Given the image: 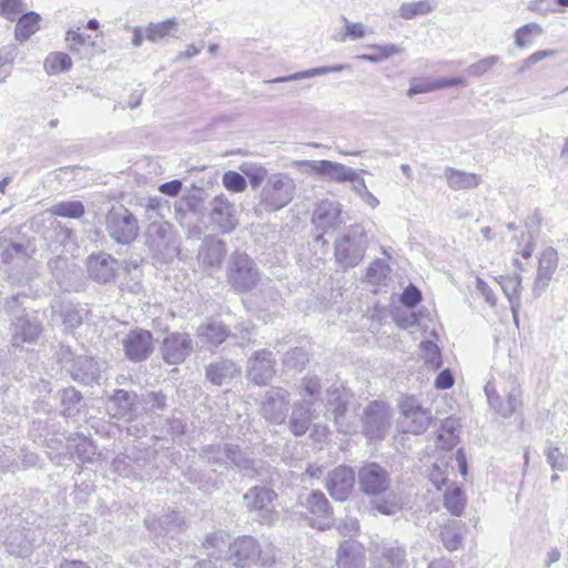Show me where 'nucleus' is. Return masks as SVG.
I'll return each mask as SVG.
<instances>
[{"mask_svg": "<svg viewBox=\"0 0 568 568\" xmlns=\"http://www.w3.org/2000/svg\"><path fill=\"white\" fill-rule=\"evenodd\" d=\"M358 484L364 494L375 497L372 507L381 514L394 515L402 509L403 498L389 489V475L382 466L375 463L364 466L358 473Z\"/></svg>", "mask_w": 568, "mask_h": 568, "instance_id": "obj_1", "label": "nucleus"}, {"mask_svg": "<svg viewBox=\"0 0 568 568\" xmlns=\"http://www.w3.org/2000/svg\"><path fill=\"white\" fill-rule=\"evenodd\" d=\"M296 183L287 173H272L256 194L254 212L261 216L286 207L295 197Z\"/></svg>", "mask_w": 568, "mask_h": 568, "instance_id": "obj_2", "label": "nucleus"}, {"mask_svg": "<svg viewBox=\"0 0 568 568\" xmlns=\"http://www.w3.org/2000/svg\"><path fill=\"white\" fill-rule=\"evenodd\" d=\"M367 245L368 239L364 226L351 225L334 242L335 260L343 267H354L363 260Z\"/></svg>", "mask_w": 568, "mask_h": 568, "instance_id": "obj_3", "label": "nucleus"}, {"mask_svg": "<svg viewBox=\"0 0 568 568\" xmlns=\"http://www.w3.org/2000/svg\"><path fill=\"white\" fill-rule=\"evenodd\" d=\"M261 280L254 261L244 253L232 254L227 264V282L239 293L252 291Z\"/></svg>", "mask_w": 568, "mask_h": 568, "instance_id": "obj_4", "label": "nucleus"}, {"mask_svg": "<svg viewBox=\"0 0 568 568\" xmlns=\"http://www.w3.org/2000/svg\"><path fill=\"white\" fill-rule=\"evenodd\" d=\"M362 430L369 440H382L392 425V409L382 400L369 403L363 410Z\"/></svg>", "mask_w": 568, "mask_h": 568, "instance_id": "obj_5", "label": "nucleus"}, {"mask_svg": "<svg viewBox=\"0 0 568 568\" xmlns=\"http://www.w3.org/2000/svg\"><path fill=\"white\" fill-rule=\"evenodd\" d=\"M352 395L345 389L332 386L326 392L327 409L333 414L337 430L342 434H352L357 429L354 416L349 413Z\"/></svg>", "mask_w": 568, "mask_h": 568, "instance_id": "obj_6", "label": "nucleus"}, {"mask_svg": "<svg viewBox=\"0 0 568 568\" xmlns=\"http://www.w3.org/2000/svg\"><path fill=\"white\" fill-rule=\"evenodd\" d=\"M398 406L400 413L398 427L403 433L420 435L427 430L433 419L429 409L423 407L412 396L403 397Z\"/></svg>", "mask_w": 568, "mask_h": 568, "instance_id": "obj_7", "label": "nucleus"}, {"mask_svg": "<svg viewBox=\"0 0 568 568\" xmlns=\"http://www.w3.org/2000/svg\"><path fill=\"white\" fill-rule=\"evenodd\" d=\"M109 235L120 244L133 242L139 233L136 217L124 206H112L105 217Z\"/></svg>", "mask_w": 568, "mask_h": 568, "instance_id": "obj_8", "label": "nucleus"}, {"mask_svg": "<svg viewBox=\"0 0 568 568\" xmlns=\"http://www.w3.org/2000/svg\"><path fill=\"white\" fill-rule=\"evenodd\" d=\"M504 397L496 390L495 385L488 382L485 394L489 406L501 417H510L523 405V390L515 379L503 388Z\"/></svg>", "mask_w": 568, "mask_h": 568, "instance_id": "obj_9", "label": "nucleus"}, {"mask_svg": "<svg viewBox=\"0 0 568 568\" xmlns=\"http://www.w3.org/2000/svg\"><path fill=\"white\" fill-rule=\"evenodd\" d=\"M276 496L272 488L255 486L244 494L243 499L248 511L254 514L258 521L271 524L276 518L273 504Z\"/></svg>", "mask_w": 568, "mask_h": 568, "instance_id": "obj_10", "label": "nucleus"}, {"mask_svg": "<svg viewBox=\"0 0 568 568\" xmlns=\"http://www.w3.org/2000/svg\"><path fill=\"white\" fill-rule=\"evenodd\" d=\"M205 456L210 463L213 464H233L244 475L253 477L258 474V467L255 460L245 458L236 446L224 445H210L204 449Z\"/></svg>", "mask_w": 568, "mask_h": 568, "instance_id": "obj_11", "label": "nucleus"}, {"mask_svg": "<svg viewBox=\"0 0 568 568\" xmlns=\"http://www.w3.org/2000/svg\"><path fill=\"white\" fill-rule=\"evenodd\" d=\"M290 408V393L282 387L268 389L261 402L262 416L274 424H282L286 419Z\"/></svg>", "mask_w": 568, "mask_h": 568, "instance_id": "obj_12", "label": "nucleus"}, {"mask_svg": "<svg viewBox=\"0 0 568 568\" xmlns=\"http://www.w3.org/2000/svg\"><path fill=\"white\" fill-rule=\"evenodd\" d=\"M192 352L193 342L186 333H171L163 339L161 345L162 357L169 365L183 363Z\"/></svg>", "mask_w": 568, "mask_h": 568, "instance_id": "obj_13", "label": "nucleus"}, {"mask_svg": "<svg viewBox=\"0 0 568 568\" xmlns=\"http://www.w3.org/2000/svg\"><path fill=\"white\" fill-rule=\"evenodd\" d=\"M345 222L343 206L331 199L317 203L313 213V223L323 231L334 230Z\"/></svg>", "mask_w": 568, "mask_h": 568, "instance_id": "obj_14", "label": "nucleus"}, {"mask_svg": "<svg viewBox=\"0 0 568 568\" xmlns=\"http://www.w3.org/2000/svg\"><path fill=\"white\" fill-rule=\"evenodd\" d=\"M211 222L223 233H230L237 224L236 209L233 203L222 195L215 196L211 203Z\"/></svg>", "mask_w": 568, "mask_h": 568, "instance_id": "obj_15", "label": "nucleus"}, {"mask_svg": "<svg viewBox=\"0 0 568 568\" xmlns=\"http://www.w3.org/2000/svg\"><path fill=\"white\" fill-rule=\"evenodd\" d=\"M122 344L126 357L132 362L145 361L153 351L152 334L144 329L131 331Z\"/></svg>", "mask_w": 568, "mask_h": 568, "instance_id": "obj_16", "label": "nucleus"}, {"mask_svg": "<svg viewBox=\"0 0 568 568\" xmlns=\"http://www.w3.org/2000/svg\"><path fill=\"white\" fill-rule=\"evenodd\" d=\"M275 359L272 352L261 349L247 363V377L256 385H266L275 375Z\"/></svg>", "mask_w": 568, "mask_h": 568, "instance_id": "obj_17", "label": "nucleus"}, {"mask_svg": "<svg viewBox=\"0 0 568 568\" xmlns=\"http://www.w3.org/2000/svg\"><path fill=\"white\" fill-rule=\"evenodd\" d=\"M354 484V470L347 466H338L329 473L326 488L334 499L344 501L352 493Z\"/></svg>", "mask_w": 568, "mask_h": 568, "instance_id": "obj_18", "label": "nucleus"}, {"mask_svg": "<svg viewBox=\"0 0 568 568\" xmlns=\"http://www.w3.org/2000/svg\"><path fill=\"white\" fill-rule=\"evenodd\" d=\"M87 267L89 276L98 283H110L114 281L119 263L106 253L92 254L88 257Z\"/></svg>", "mask_w": 568, "mask_h": 568, "instance_id": "obj_19", "label": "nucleus"}, {"mask_svg": "<svg viewBox=\"0 0 568 568\" xmlns=\"http://www.w3.org/2000/svg\"><path fill=\"white\" fill-rule=\"evenodd\" d=\"M173 242V227L164 221L149 224L145 231V244L154 254H163Z\"/></svg>", "mask_w": 568, "mask_h": 568, "instance_id": "obj_20", "label": "nucleus"}, {"mask_svg": "<svg viewBox=\"0 0 568 568\" xmlns=\"http://www.w3.org/2000/svg\"><path fill=\"white\" fill-rule=\"evenodd\" d=\"M302 505L310 511L312 525L318 529H326L332 524V510L328 500L321 491H313L307 495Z\"/></svg>", "mask_w": 568, "mask_h": 568, "instance_id": "obj_21", "label": "nucleus"}, {"mask_svg": "<svg viewBox=\"0 0 568 568\" xmlns=\"http://www.w3.org/2000/svg\"><path fill=\"white\" fill-rule=\"evenodd\" d=\"M557 266V251L554 247H546L540 254L537 274L534 281L532 291L535 295L539 296L548 287Z\"/></svg>", "mask_w": 568, "mask_h": 568, "instance_id": "obj_22", "label": "nucleus"}, {"mask_svg": "<svg viewBox=\"0 0 568 568\" xmlns=\"http://www.w3.org/2000/svg\"><path fill=\"white\" fill-rule=\"evenodd\" d=\"M227 554L233 566L243 568L257 557L260 547L253 537L243 536L229 544Z\"/></svg>", "mask_w": 568, "mask_h": 568, "instance_id": "obj_23", "label": "nucleus"}, {"mask_svg": "<svg viewBox=\"0 0 568 568\" xmlns=\"http://www.w3.org/2000/svg\"><path fill=\"white\" fill-rule=\"evenodd\" d=\"M318 417L314 403L307 399H301L293 405L292 415L288 422V428L295 436L306 434L312 420Z\"/></svg>", "mask_w": 568, "mask_h": 568, "instance_id": "obj_24", "label": "nucleus"}, {"mask_svg": "<svg viewBox=\"0 0 568 568\" xmlns=\"http://www.w3.org/2000/svg\"><path fill=\"white\" fill-rule=\"evenodd\" d=\"M34 540V531L31 528H14L9 531L4 546L10 555L24 558L33 551Z\"/></svg>", "mask_w": 568, "mask_h": 568, "instance_id": "obj_25", "label": "nucleus"}, {"mask_svg": "<svg viewBox=\"0 0 568 568\" xmlns=\"http://www.w3.org/2000/svg\"><path fill=\"white\" fill-rule=\"evenodd\" d=\"M138 395L134 392L116 389L109 398L108 413L112 418L130 420L136 409Z\"/></svg>", "mask_w": 568, "mask_h": 568, "instance_id": "obj_26", "label": "nucleus"}, {"mask_svg": "<svg viewBox=\"0 0 568 568\" xmlns=\"http://www.w3.org/2000/svg\"><path fill=\"white\" fill-rule=\"evenodd\" d=\"M12 343L19 346L23 343L34 342L41 332L39 322L29 314L16 316L11 323Z\"/></svg>", "mask_w": 568, "mask_h": 568, "instance_id": "obj_27", "label": "nucleus"}, {"mask_svg": "<svg viewBox=\"0 0 568 568\" xmlns=\"http://www.w3.org/2000/svg\"><path fill=\"white\" fill-rule=\"evenodd\" d=\"M69 371L74 381L84 385L98 383L101 375L100 364L88 356H78L74 358Z\"/></svg>", "mask_w": 568, "mask_h": 568, "instance_id": "obj_28", "label": "nucleus"}, {"mask_svg": "<svg viewBox=\"0 0 568 568\" xmlns=\"http://www.w3.org/2000/svg\"><path fill=\"white\" fill-rule=\"evenodd\" d=\"M226 254L225 244L216 237H206L201 245L197 258L210 267L220 266Z\"/></svg>", "mask_w": 568, "mask_h": 568, "instance_id": "obj_29", "label": "nucleus"}, {"mask_svg": "<svg viewBox=\"0 0 568 568\" xmlns=\"http://www.w3.org/2000/svg\"><path fill=\"white\" fill-rule=\"evenodd\" d=\"M504 294L509 301L510 308L514 315L515 323L518 324V310L520 307L519 293L521 288V275H503L497 280Z\"/></svg>", "mask_w": 568, "mask_h": 568, "instance_id": "obj_30", "label": "nucleus"}, {"mask_svg": "<svg viewBox=\"0 0 568 568\" xmlns=\"http://www.w3.org/2000/svg\"><path fill=\"white\" fill-rule=\"evenodd\" d=\"M444 178L448 186L455 191L475 189L481 182V178L478 174L457 170L450 166L445 169Z\"/></svg>", "mask_w": 568, "mask_h": 568, "instance_id": "obj_31", "label": "nucleus"}, {"mask_svg": "<svg viewBox=\"0 0 568 568\" xmlns=\"http://www.w3.org/2000/svg\"><path fill=\"white\" fill-rule=\"evenodd\" d=\"M365 557L362 547L354 541L341 544L337 556L338 568H364Z\"/></svg>", "mask_w": 568, "mask_h": 568, "instance_id": "obj_32", "label": "nucleus"}, {"mask_svg": "<svg viewBox=\"0 0 568 568\" xmlns=\"http://www.w3.org/2000/svg\"><path fill=\"white\" fill-rule=\"evenodd\" d=\"M406 560L405 549L402 547H383L374 557L375 568H402Z\"/></svg>", "mask_w": 568, "mask_h": 568, "instance_id": "obj_33", "label": "nucleus"}, {"mask_svg": "<svg viewBox=\"0 0 568 568\" xmlns=\"http://www.w3.org/2000/svg\"><path fill=\"white\" fill-rule=\"evenodd\" d=\"M239 374L235 364L229 359H222L206 367V378L214 385H222Z\"/></svg>", "mask_w": 568, "mask_h": 568, "instance_id": "obj_34", "label": "nucleus"}, {"mask_svg": "<svg viewBox=\"0 0 568 568\" xmlns=\"http://www.w3.org/2000/svg\"><path fill=\"white\" fill-rule=\"evenodd\" d=\"M459 442V424L455 418H446L438 429L436 443L442 449H450Z\"/></svg>", "mask_w": 568, "mask_h": 568, "instance_id": "obj_35", "label": "nucleus"}, {"mask_svg": "<svg viewBox=\"0 0 568 568\" xmlns=\"http://www.w3.org/2000/svg\"><path fill=\"white\" fill-rule=\"evenodd\" d=\"M197 335L203 343L217 346L229 336V329L221 322H210L197 328Z\"/></svg>", "mask_w": 568, "mask_h": 568, "instance_id": "obj_36", "label": "nucleus"}, {"mask_svg": "<svg viewBox=\"0 0 568 568\" xmlns=\"http://www.w3.org/2000/svg\"><path fill=\"white\" fill-rule=\"evenodd\" d=\"M344 70L351 71L352 67L349 64H335V65H328V67L312 68L308 70L295 72V73L286 75V77L276 78V79L272 80V82L277 83V82L303 80V79H308V78H313V77H317V75H324L327 73L339 72V71H344Z\"/></svg>", "mask_w": 568, "mask_h": 568, "instance_id": "obj_37", "label": "nucleus"}, {"mask_svg": "<svg viewBox=\"0 0 568 568\" xmlns=\"http://www.w3.org/2000/svg\"><path fill=\"white\" fill-rule=\"evenodd\" d=\"M229 544V535L220 530L209 535L203 542V547L207 550L209 557L217 561L227 552Z\"/></svg>", "mask_w": 568, "mask_h": 568, "instance_id": "obj_38", "label": "nucleus"}, {"mask_svg": "<svg viewBox=\"0 0 568 568\" xmlns=\"http://www.w3.org/2000/svg\"><path fill=\"white\" fill-rule=\"evenodd\" d=\"M342 21L344 28L336 37L338 42L362 40L373 33V30L368 29L364 23L351 21L345 16H342Z\"/></svg>", "mask_w": 568, "mask_h": 568, "instance_id": "obj_39", "label": "nucleus"}, {"mask_svg": "<svg viewBox=\"0 0 568 568\" xmlns=\"http://www.w3.org/2000/svg\"><path fill=\"white\" fill-rule=\"evenodd\" d=\"M366 49L373 50L374 52L359 54L357 55V59L372 63L383 62L402 51L398 45L393 43L368 44L366 45Z\"/></svg>", "mask_w": 568, "mask_h": 568, "instance_id": "obj_40", "label": "nucleus"}, {"mask_svg": "<svg viewBox=\"0 0 568 568\" xmlns=\"http://www.w3.org/2000/svg\"><path fill=\"white\" fill-rule=\"evenodd\" d=\"M40 16L36 12H28L19 18L14 36L20 42L27 41L32 34L39 30Z\"/></svg>", "mask_w": 568, "mask_h": 568, "instance_id": "obj_41", "label": "nucleus"}, {"mask_svg": "<svg viewBox=\"0 0 568 568\" xmlns=\"http://www.w3.org/2000/svg\"><path fill=\"white\" fill-rule=\"evenodd\" d=\"M48 212L54 216L80 219L84 215L85 209L81 201H61L51 205Z\"/></svg>", "mask_w": 568, "mask_h": 568, "instance_id": "obj_42", "label": "nucleus"}, {"mask_svg": "<svg viewBox=\"0 0 568 568\" xmlns=\"http://www.w3.org/2000/svg\"><path fill=\"white\" fill-rule=\"evenodd\" d=\"M72 60L64 52H51L43 62V69L49 75H57L61 72L70 70Z\"/></svg>", "mask_w": 568, "mask_h": 568, "instance_id": "obj_43", "label": "nucleus"}, {"mask_svg": "<svg viewBox=\"0 0 568 568\" xmlns=\"http://www.w3.org/2000/svg\"><path fill=\"white\" fill-rule=\"evenodd\" d=\"M463 528L464 526L460 521L454 520L442 529L440 537L447 550L454 551L460 547Z\"/></svg>", "mask_w": 568, "mask_h": 568, "instance_id": "obj_44", "label": "nucleus"}, {"mask_svg": "<svg viewBox=\"0 0 568 568\" xmlns=\"http://www.w3.org/2000/svg\"><path fill=\"white\" fill-rule=\"evenodd\" d=\"M176 26L178 21L174 18L161 22H151L145 28V39L151 42H159L168 37Z\"/></svg>", "mask_w": 568, "mask_h": 568, "instance_id": "obj_45", "label": "nucleus"}, {"mask_svg": "<svg viewBox=\"0 0 568 568\" xmlns=\"http://www.w3.org/2000/svg\"><path fill=\"white\" fill-rule=\"evenodd\" d=\"M321 176L328 178L339 183L347 182L348 179H353L354 169L338 162L325 160Z\"/></svg>", "mask_w": 568, "mask_h": 568, "instance_id": "obj_46", "label": "nucleus"}, {"mask_svg": "<svg viewBox=\"0 0 568 568\" xmlns=\"http://www.w3.org/2000/svg\"><path fill=\"white\" fill-rule=\"evenodd\" d=\"M466 505V498L460 487L448 488L444 495V506L454 516H460Z\"/></svg>", "mask_w": 568, "mask_h": 568, "instance_id": "obj_47", "label": "nucleus"}, {"mask_svg": "<svg viewBox=\"0 0 568 568\" xmlns=\"http://www.w3.org/2000/svg\"><path fill=\"white\" fill-rule=\"evenodd\" d=\"M61 405L63 406V414L65 416H73L80 410L82 396L73 387H68L60 393Z\"/></svg>", "mask_w": 568, "mask_h": 568, "instance_id": "obj_48", "label": "nucleus"}, {"mask_svg": "<svg viewBox=\"0 0 568 568\" xmlns=\"http://www.w3.org/2000/svg\"><path fill=\"white\" fill-rule=\"evenodd\" d=\"M241 172L248 179L250 185L253 190H257L264 184L266 181L267 170L263 165H256L251 163H243L241 166Z\"/></svg>", "mask_w": 568, "mask_h": 568, "instance_id": "obj_49", "label": "nucleus"}, {"mask_svg": "<svg viewBox=\"0 0 568 568\" xmlns=\"http://www.w3.org/2000/svg\"><path fill=\"white\" fill-rule=\"evenodd\" d=\"M540 34H542V28L538 23H527L516 31L515 44L518 48H525Z\"/></svg>", "mask_w": 568, "mask_h": 568, "instance_id": "obj_50", "label": "nucleus"}, {"mask_svg": "<svg viewBox=\"0 0 568 568\" xmlns=\"http://www.w3.org/2000/svg\"><path fill=\"white\" fill-rule=\"evenodd\" d=\"M420 351L428 368L436 371L442 366V355L436 343L433 341H425L420 343Z\"/></svg>", "mask_w": 568, "mask_h": 568, "instance_id": "obj_51", "label": "nucleus"}, {"mask_svg": "<svg viewBox=\"0 0 568 568\" xmlns=\"http://www.w3.org/2000/svg\"><path fill=\"white\" fill-rule=\"evenodd\" d=\"M433 10V4L429 0H422L417 2L403 3L399 7V16L403 19H412L418 14H427Z\"/></svg>", "mask_w": 568, "mask_h": 568, "instance_id": "obj_52", "label": "nucleus"}, {"mask_svg": "<svg viewBox=\"0 0 568 568\" xmlns=\"http://www.w3.org/2000/svg\"><path fill=\"white\" fill-rule=\"evenodd\" d=\"M321 395V383L316 376L304 377L301 384L300 396L302 399L312 400L314 404Z\"/></svg>", "mask_w": 568, "mask_h": 568, "instance_id": "obj_53", "label": "nucleus"}, {"mask_svg": "<svg viewBox=\"0 0 568 568\" xmlns=\"http://www.w3.org/2000/svg\"><path fill=\"white\" fill-rule=\"evenodd\" d=\"M16 57L17 52L13 47L0 48V82L11 74Z\"/></svg>", "mask_w": 568, "mask_h": 568, "instance_id": "obj_54", "label": "nucleus"}, {"mask_svg": "<svg viewBox=\"0 0 568 568\" xmlns=\"http://www.w3.org/2000/svg\"><path fill=\"white\" fill-rule=\"evenodd\" d=\"M20 464L16 459V454L13 448L9 446L0 447V471H11L14 473L19 470Z\"/></svg>", "mask_w": 568, "mask_h": 568, "instance_id": "obj_55", "label": "nucleus"}, {"mask_svg": "<svg viewBox=\"0 0 568 568\" xmlns=\"http://www.w3.org/2000/svg\"><path fill=\"white\" fill-rule=\"evenodd\" d=\"M546 455L552 469L561 471L568 469V454L562 453L559 447H549Z\"/></svg>", "mask_w": 568, "mask_h": 568, "instance_id": "obj_56", "label": "nucleus"}, {"mask_svg": "<svg viewBox=\"0 0 568 568\" xmlns=\"http://www.w3.org/2000/svg\"><path fill=\"white\" fill-rule=\"evenodd\" d=\"M307 362V353L300 347H295L287 352L284 358V365L293 369H302Z\"/></svg>", "mask_w": 568, "mask_h": 568, "instance_id": "obj_57", "label": "nucleus"}, {"mask_svg": "<svg viewBox=\"0 0 568 568\" xmlns=\"http://www.w3.org/2000/svg\"><path fill=\"white\" fill-rule=\"evenodd\" d=\"M23 10L22 0H0V14L8 20H16Z\"/></svg>", "mask_w": 568, "mask_h": 568, "instance_id": "obj_58", "label": "nucleus"}, {"mask_svg": "<svg viewBox=\"0 0 568 568\" xmlns=\"http://www.w3.org/2000/svg\"><path fill=\"white\" fill-rule=\"evenodd\" d=\"M223 184L229 191L236 193L245 191L247 185L245 178L235 171H227L224 173Z\"/></svg>", "mask_w": 568, "mask_h": 568, "instance_id": "obj_59", "label": "nucleus"}, {"mask_svg": "<svg viewBox=\"0 0 568 568\" xmlns=\"http://www.w3.org/2000/svg\"><path fill=\"white\" fill-rule=\"evenodd\" d=\"M499 61L498 55L486 57L467 68V72L473 77H480L488 72Z\"/></svg>", "mask_w": 568, "mask_h": 568, "instance_id": "obj_60", "label": "nucleus"}, {"mask_svg": "<svg viewBox=\"0 0 568 568\" xmlns=\"http://www.w3.org/2000/svg\"><path fill=\"white\" fill-rule=\"evenodd\" d=\"M26 298H27L26 294L12 295L11 297L7 298L4 302V311L9 315L13 316V318H16V316H21L23 314H27L26 308L23 307V302Z\"/></svg>", "mask_w": 568, "mask_h": 568, "instance_id": "obj_61", "label": "nucleus"}, {"mask_svg": "<svg viewBox=\"0 0 568 568\" xmlns=\"http://www.w3.org/2000/svg\"><path fill=\"white\" fill-rule=\"evenodd\" d=\"M325 160H300L293 162V168L304 174L322 175Z\"/></svg>", "mask_w": 568, "mask_h": 568, "instance_id": "obj_62", "label": "nucleus"}, {"mask_svg": "<svg viewBox=\"0 0 568 568\" xmlns=\"http://www.w3.org/2000/svg\"><path fill=\"white\" fill-rule=\"evenodd\" d=\"M386 274L387 265L383 261L376 260L368 266L366 277L371 283L378 284L386 277Z\"/></svg>", "mask_w": 568, "mask_h": 568, "instance_id": "obj_63", "label": "nucleus"}, {"mask_svg": "<svg viewBox=\"0 0 568 568\" xmlns=\"http://www.w3.org/2000/svg\"><path fill=\"white\" fill-rule=\"evenodd\" d=\"M338 531L345 537L353 538L359 532V523L356 518L347 516L338 524Z\"/></svg>", "mask_w": 568, "mask_h": 568, "instance_id": "obj_64", "label": "nucleus"}]
</instances>
